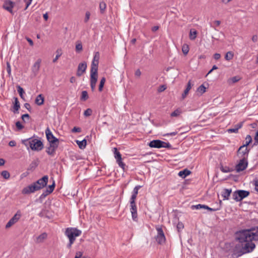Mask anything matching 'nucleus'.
Listing matches in <instances>:
<instances>
[{
    "mask_svg": "<svg viewBox=\"0 0 258 258\" xmlns=\"http://www.w3.org/2000/svg\"><path fill=\"white\" fill-rule=\"evenodd\" d=\"M7 71L10 77L11 75V69L10 63L8 61L7 62Z\"/></svg>",
    "mask_w": 258,
    "mask_h": 258,
    "instance_id": "53",
    "label": "nucleus"
},
{
    "mask_svg": "<svg viewBox=\"0 0 258 258\" xmlns=\"http://www.w3.org/2000/svg\"><path fill=\"white\" fill-rule=\"evenodd\" d=\"M31 185L32 186L33 190L34 192L40 190V186L38 187L35 182H33L31 184Z\"/></svg>",
    "mask_w": 258,
    "mask_h": 258,
    "instance_id": "57",
    "label": "nucleus"
},
{
    "mask_svg": "<svg viewBox=\"0 0 258 258\" xmlns=\"http://www.w3.org/2000/svg\"><path fill=\"white\" fill-rule=\"evenodd\" d=\"M254 142L252 145V147L257 145L258 144V131H257L255 133L254 137Z\"/></svg>",
    "mask_w": 258,
    "mask_h": 258,
    "instance_id": "49",
    "label": "nucleus"
},
{
    "mask_svg": "<svg viewBox=\"0 0 258 258\" xmlns=\"http://www.w3.org/2000/svg\"><path fill=\"white\" fill-rule=\"evenodd\" d=\"M113 153L114 154V157L116 159V162L122 160L121 155L116 148H113Z\"/></svg>",
    "mask_w": 258,
    "mask_h": 258,
    "instance_id": "30",
    "label": "nucleus"
},
{
    "mask_svg": "<svg viewBox=\"0 0 258 258\" xmlns=\"http://www.w3.org/2000/svg\"><path fill=\"white\" fill-rule=\"evenodd\" d=\"M191 173V172L189 170L186 168L181 171H180L178 172V175L180 177H181L182 178H185L186 176L189 175Z\"/></svg>",
    "mask_w": 258,
    "mask_h": 258,
    "instance_id": "22",
    "label": "nucleus"
},
{
    "mask_svg": "<svg viewBox=\"0 0 258 258\" xmlns=\"http://www.w3.org/2000/svg\"><path fill=\"white\" fill-rule=\"evenodd\" d=\"M182 51L184 55H186L189 51V46L186 44H184L182 46Z\"/></svg>",
    "mask_w": 258,
    "mask_h": 258,
    "instance_id": "44",
    "label": "nucleus"
},
{
    "mask_svg": "<svg viewBox=\"0 0 258 258\" xmlns=\"http://www.w3.org/2000/svg\"><path fill=\"white\" fill-rule=\"evenodd\" d=\"M245 149L244 151H240L238 153V151L237 152V155H239V154H241V156L240 157L241 158V159H242V158H245V159H247V157H248V154H249V152L250 151V149H248L247 147H245Z\"/></svg>",
    "mask_w": 258,
    "mask_h": 258,
    "instance_id": "23",
    "label": "nucleus"
},
{
    "mask_svg": "<svg viewBox=\"0 0 258 258\" xmlns=\"http://www.w3.org/2000/svg\"><path fill=\"white\" fill-rule=\"evenodd\" d=\"M99 52H96L94 56L93 60L92 61H94V63L97 64V62H98V64L99 63Z\"/></svg>",
    "mask_w": 258,
    "mask_h": 258,
    "instance_id": "47",
    "label": "nucleus"
},
{
    "mask_svg": "<svg viewBox=\"0 0 258 258\" xmlns=\"http://www.w3.org/2000/svg\"><path fill=\"white\" fill-rule=\"evenodd\" d=\"M250 194L249 191L238 189L233 192L232 198L236 202H240L243 199L248 197Z\"/></svg>",
    "mask_w": 258,
    "mask_h": 258,
    "instance_id": "5",
    "label": "nucleus"
},
{
    "mask_svg": "<svg viewBox=\"0 0 258 258\" xmlns=\"http://www.w3.org/2000/svg\"><path fill=\"white\" fill-rule=\"evenodd\" d=\"M49 144L50 145V147L51 148V153H53L54 156L55 153V151L58 147L59 142H52Z\"/></svg>",
    "mask_w": 258,
    "mask_h": 258,
    "instance_id": "33",
    "label": "nucleus"
},
{
    "mask_svg": "<svg viewBox=\"0 0 258 258\" xmlns=\"http://www.w3.org/2000/svg\"><path fill=\"white\" fill-rule=\"evenodd\" d=\"M197 31L195 30H194V31H192V29H191L190 30V33H189V39L191 40H195L196 37H197Z\"/></svg>",
    "mask_w": 258,
    "mask_h": 258,
    "instance_id": "40",
    "label": "nucleus"
},
{
    "mask_svg": "<svg viewBox=\"0 0 258 258\" xmlns=\"http://www.w3.org/2000/svg\"><path fill=\"white\" fill-rule=\"evenodd\" d=\"M233 56L234 54L232 51H228L226 53L225 58L227 60H230L233 58Z\"/></svg>",
    "mask_w": 258,
    "mask_h": 258,
    "instance_id": "42",
    "label": "nucleus"
},
{
    "mask_svg": "<svg viewBox=\"0 0 258 258\" xmlns=\"http://www.w3.org/2000/svg\"><path fill=\"white\" fill-rule=\"evenodd\" d=\"M157 235L156 237V240L159 244H163L166 241L165 236L161 227H157Z\"/></svg>",
    "mask_w": 258,
    "mask_h": 258,
    "instance_id": "7",
    "label": "nucleus"
},
{
    "mask_svg": "<svg viewBox=\"0 0 258 258\" xmlns=\"http://www.w3.org/2000/svg\"><path fill=\"white\" fill-rule=\"evenodd\" d=\"M16 126L18 130H21L24 128V126L19 121H18L16 122Z\"/></svg>",
    "mask_w": 258,
    "mask_h": 258,
    "instance_id": "55",
    "label": "nucleus"
},
{
    "mask_svg": "<svg viewBox=\"0 0 258 258\" xmlns=\"http://www.w3.org/2000/svg\"><path fill=\"white\" fill-rule=\"evenodd\" d=\"M52 184L51 185H48L47 187V188L46 189L47 191V192H49V194H51V192H53V191L55 188V180L53 178H52Z\"/></svg>",
    "mask_w": 258,
    "mask_h": 258,
    "instance_id": "32",
    "label": "nucleus"
},
{
    "mask_svg": "<svg viewBox=\"0 0 258 258\" xmlns=\"http://www.w3.org/2000/svg\"><path fill=\"white\" fill-rule=\"evenodd\" d=\"M51 148L50 147V145L49 144V146L48 147L46 150V152L48 155H50L51 156H53V153H51Z\"/></svg>",
    "mask_w": 258,
    "mask_h": 258,
    "instance_id": "60",
    "label": "nucleus"
},
{
    "mask_svg": "<svg viewBox=\"0 0 258 258\" xmlns=\"http://www.w3.org/2000/svg\"><path fill=\"white\" fill-rule=\"evenodd\" d=\"M204 205L202 204H198L197 205H193L191 206V208L192 209H203Z\"/></svg>",
    "mask_w": 258,
    "mask_h": 258,
    "instance_id": "58",
    "label": "nucleus"
},
{
    "mask_svg": "<svg viewBox=\"0 0 258 258\" xmlns=\"http://www.w3.org/2000/svg\"><path fill=\"white\" fill-rule=\"evenodd\" d=\"M92 113V110L91 108L87 109L84 112V115L85 116H89Z\"/></svg>",
    "mask_w": 258,
    "mask_h": 258,
    "instance_id": "48",
    "label": "nucleus"
},
{
    "mask_svg": "<svg viewBox=\"0 0 258 258\" xmlns=\"http://www.w3.org/2000/svg\"><path fill=\"white\" fill-rule=\"evenodd\" d=\"M243 121L240 122L239 125H238L237 128L234 127V128H229L227 130V132L229 133H238V130L242 127V126L243 125Z\"/></svg>",
    "mask_w": 258,
    "mask_h": 258,
    "instance_id": "31",
    "label": "nucleus"
},
{
    "mask_svg": "<svg viewBox=\"0 0 258 258\" xmlns=\"http://www.w3.org/2000/svg\"><path fill=\"white\" fill-rule=\"evenodd\" d=\"M136 200H130V211L132 213V216L133 220L137 222L138 218V214H137V208L136 204Z\"/></svg>",
    "mask_w": 258,
    "mask_h": 258,
    "instance_id": "8",
    "label": "nucleus"
},
{
    "mask_svg": "<svg viewBox=\"0 0 258 258\" xmlns=\"http://www.w3.org/2000/svg\"><path fill=\"white\" fill-rule=\"evenodd\" d=\"M41 62V59H38L32 68V71L34 74L35 76L37 75L39 70Z\"/></svg>",
    "mask_w": 258,
    "mask_h": 258,
    "instance_id": "18",
    "label": "nucleus"
},
{
    "mask_svg": "<svg viewBox=\"0 0 258 258\" xmlns=\"http://www.w3.org/2000/svg\"><path fill=\"white\" fill-rule=\"evenodd\" d=\"M241 79V78L238 76H234V77H233L232 78H231L229 80V83H230V82H231L232 83H235L236 82H237L238 81H239Z\"/></svg>",
    "mask_w": 258,
    "mask_h": 258,
    "instance_id": "43",
    "label": "nucleus"
},
{
    "mask_svg": "<svg viewBox=\"0 0 258 258\" xmlns=\"http://www.w3.org/2000/svg\"><path fill=\"white\" fill-rule=\"evenodd\" d=\"M38 161H33L27 168L28 171H33L38 166Z\"/></svg>",
    "mask_w": 258,
    "mask_h": 258,
    "instance_id": "27",
    "label": "nucleus"
},
{
    "mask_svg": "<svg viewBox=\"0 0 258 258\" xmlns=\"http://www.w3.org/2000/svg\"><path fill=\"white\" fill-rule=\"evenodd\" d=\"M82 255H83V252L77 251L76 253L75 258H81L82 256Z\"/></svg>",
    "mask_w": 258,
    "mask_h": 258,
    "instance_id": "63",
    "label": "nucleus"
},
{
    "mask_svg": "<svg viewBox=\"0 0 258 258\" xmlns=\"http://www.w3.org/2000/svg\"><path fill=\"white\" fill-rule=\"evenodd\" d=\"M231 193L232 189L231 188L223 189L221 194L222 197L223 198V200H228L229 199V197Z\"/></svg>",
    "mask_w": 258,
    "mask_h": 258,
    "instance_id": "17",
    "label": "nucleus"
},
{
    "mask_svg": "<svg viewBox=\"0 0 258 258\" xmlns=\"http://www.w3.org/2000/svg\"><path fill=\"white\" fill-rule=\"evenodd\" d=\"M162 145H163L162 148H165L167 149H172V146L171 144L168 142L166 143L165 142H163V144H162Z\"/></svg>",
    "mask_w": 258,
    "mask_h": 258,
    "instance_id": "56",
    "label": "nucleus"
},
{
    "mask_svg": "<svg viewBox=\"0 0 258 258\" xmlns=\"http://www.w3.org/2000/svg\"><path fill=\"white\" fill-rule=\"evenodd\" d=\"M248 236L241 231L235 233V239L238 241L243 254L252 251L255 247V244L252 242V240L249 239Z\"/></svg>",
    "mask_w": 258,
    "mask_h": 258,
    "instance_id": "1",
    "label": "nucleus"
},
{
    "mask_svg": "<svg viewBox=\"0 0 258 258\" xmlns=\"http://www.w3.org/2000/svg\"><path fill=\"white\" fill-rule=\"evenodd\" d=\"M2 176L6 179H8L10 178V173L7 170H4L1 173Z\"/></svg>",
    "mask_w": 258,
    "mask_h": 258,
    "instance_id": "45",
    "label": "nucleus"
},
{
    "mask_svg": "<svg viewBox=\"0 0 258 258\" xmlns=\"http://www.w3.org/2000/svg\"><path fill=\"white\" fill-rule=\"evenodd\" d=\"M13 105V112L15 113H18V110L20 108V105L17 97H14Z\"/></svg>",
    "mask_w": 258,
    "mask_h": 258,
    "instance_id": "20",
    "label": "nucleus"
},
{
    "mask_svg": "<svg viewBox=\"0 0 258 258\" xmlns=\"http://www.w3.org/2000/svg\"><path fill=\"white\" fill-rule=\"evenodd\" d=\"M245 140H247L245 142V144L241 146L239 149H238V152L239 153L240 151H241L242 149L245 147H247L251 142H252V138L250 135H248L246 136L245 138Z\"/></svg>",
    "mask_w": 258,
    "mask_h": 258,
    "instance_id": "19",
    "label": "nucleus"
},
{
    "mask_svg": "<svg viewBox=\"0 0 258 258\" xmlns=\"http://www.w3.org/2000/svg\"><path fill=\"white\" fill-rule=\"evenodd\" d=\"M47 191L46 190H44L43 193L39 197V199L36 200V201L42 203L43 199L45 198L47 196L50 194L49 192H47Z\"/></svg>",
    "mask_w": 258,
    "mask_h": 258,
    "instance_id": "37",
    "label": "nucleus"
},
{
    "mask_svg": "<svg viewBox=\"0 0 258 258\" xmlns=\"http://www.w3.org/2000/svg\"><path fill=\"white\" fill-rule=\"evenodd\" d=\"M21 143L27 147V150L31 149L32 151H40L44 148L43 142L34 137L22 140Z\"/></svg>",
    "mask_w": 258,
    "mask_h": 258,
    "instance_id": "3",
    "label": "nucleus"
},
{
    "mask_svg": "<svg viewBox=\"0 0 258 258\" xmlns=\"http://www.w3.org/2000/svg\"><path fill=\"white\" fill-rule=\"evenodd\" d=\"M180 113H181L180 110L178 109H177L171 113V116H172V117L177 116L179 115Z\"/></svg>",
    "mask_w": 258,
    "mask_h": 258,
    "instance_id": "50",
    "label": "nucleus"
},
{
    "mask_svg": "<svg viewBox=\"0 0 258 258\" xmlns=\"http://www.w3.org/2000/svg\"><path fill=\"white\" fill-rule=\"evenodd\" d=\"M244 234L249 235L248 237L250 240L258 241V226L252 227L249 229H245L241 230Z\"/></svg>",
    "mask_w": 258,
    "mask_h": 258,
    "instance_id": "6",
    "label": "nucleus"
},
{
    "mask_svg": "<svg viewBox=\"0 0 258 258\" xmlns=\"http://www.w3.org/2000/svg\"><path fill=\"white\" fill-rule=\"evenodd\" d=\"M89 98V95L87 91H83L81 93L80 100L85 101Z\"/></svg>",
    "mask_w": 258,
    "mask_h": 258,
    "instance_id": "34",
    "label": "nucleus"
},
{
    "mask_svg": "<svg viewBox=\"0 0 258 258\" xmlns=\"http://www.w3.org/2000/svg\"><path fill=\"white\" fill-rule=\"evenodd\" d=\"M83 47L82 44L81 43H78L76 45V51L78 52H80V51L82 50Z\"/></svg>",
    "mask_w": 258,
    "mask_h": 258,
    "instance_id": "52",
    "label": "nucleus"
},
{
    "mask_svg": "<svg viewBox=\"0 0 258 258\" xmlns=\"http://www.w3.org/2000/svg\"><path fill=\"white\" fill-rule=\"evenodd\" d=\"M87 65L85 61H83L79 64L76 75L78 77L82 76L85 72L87 69Z\"/></svg>",
    "mask_w": 258,
    "mask_h": 258,
    "instance_id": "13",
    "label": "nucleus"
},
{
    "mask_svg": "<svg viewBox=\"0 0 258 258\" xmlns=\"http://www.w3.org/2000/svg\"><path fill=\"white\" fill-rule=\"evenodd\" d=\"M73 133H80L81 132V128L79 127L75 126L72 130Z\"/></svg>",
    "mask_w": 258,
    "mask_h": 258,
    "instance_id": "61",
    "label": "nucleus"
},
{
    "mask_svg": "<svg viewBox=\"0 0 258 258\" xmlns=\"http://www.w3.org/2000/svg\"><path fill=\"white\" fill-rule=\"evenodd\" d=\"M76 143L78 145L79 147L81 149H84L86 148L87 145V140L86 139H84L81 141L76 140Z\"/></svg>",
    "mask_w": 258,
    "mask_h": 258,
    "instance_id": "26",
    "label": "nucleus"
},
{
    "mask_svg": "<svg viewBox=\"0 0 258 258\" xmlns=\"http://www.w3.org/2000/svg\"><path fill=\"white\" fill-rule=\"evenodd\" d=\"M220 168L221 171L224 173L230 172L233 171L232 168H230L228 166H223V165H221Z\"/></svg>",
    "mask_w": 258,
    "mask_h": 258,
    "instance_id": "41",
    "label": "nucleus"
},
{
    "mask_svg": "<svg viewBox=\"0 0 258 258\" xmlns=\"http://www.w3.org/2000/svg\"><path fill=\"white\" fill-rule=\"evenodd\" d=\"M142 187L141 185L136 186L133 191L132 196L130 198V200H136L137 199V197L138 194V190L140 188Z\"/></svg>",
    "mask_w": 258,
    "mask_h": 258,
    "instance_id": "24",
    "label": "nucleus"
},
{
    "mask_svg": "<svg viewBox=\"0 0 258 258\" xmlns=\"http://www.w3.org/2000/svg\"><path fill=\"white\" fill-rule=\"evenodd\" d=\"M44 102V97L42 94H39L35 100V103L38 105H42Z\"/></svg>",
    "mask_w": 258,
    "mask_h": 258,
    "instance_id": "21",
    "label": "nucleus"
},
{
    "mask_svg": "<svg viewBox=\"0 0 258 258\" xmlns=\"http://www.w3.org/2000/svg\"><path fill=\"white\" fill-rule=\"evenodd\" d=\"M206 88L203 84H202L198 87L197 91L202 94L206 92Z\"/></svg>",
    "mask_w": 258,
    "mask_h": 258,
    "instance_id": "46",
    "label": "nucleus"
},
{
    "mask_svg": "<svg viewBox=\"0 0 258 258\" xmlns=\"http://www.w3.org/2000/svg\"><path fill=\"white\" fill-rule=\"evenodd\" d=\"M20 214H18V213H16L7 223L6 228H9L16 223L20 219Z\"/></svg>",
    "mask_w": 258,
    "mask_h": 258,
    "instance_id": "15",
    "label": "nucleus"
},
{
    "mask_svg": "<svg viewBox=\"0 0 258 258\" xmlns=\"http://www.w3.org/2000/svg\"><path fill=\"white\" fill-rule=\"evenodd\" d=\"M97 82V79L90 78V87H91V91L92 92H94L95 90L96 84Z\"/></svg>",
    "mask_w": 258,
    "mask_h": 258,
    "instance_id": "36",
    "label": "nucleus"
},
{
    "mask_svg": "<svg viewBox=\"0 0 258 258\" xmlns=\"http://www.w3.org/2000/svg\"><path fill=\"white\" fill-rule=\"evenodd\" d=\"M82 231L77 228H67L65 231V235L69 238V240L75 241L76 237L80 236Z\"/></svg>",
    "mask_w": 258,
    "mask_h": 258,
    "instance_id": "4",
    "label": "nucleus"
},
{
    "mask_svg": "<svg viewBox=\"0 0 258 258\" xmlns=\"http://www.w3.org/2000/svg\"><path fill=\"white\" fill-rule=\"evenodd\" d=\"M223 250L227 253L228 258H238L243 254L239 243L234 244L233 242H226L223 247Z\"/></svg>",
    "mask_w": 258,
    "mask_h": 258,
    "instance_id": "2",
    "label": "nucleus"
},
{
    "mask_svg": "<svg viewBox=\"0 0 258 258\" xmlns=\"http://www.w3.org/2000/svg\"><path fill=\"white\" fill-rule=\"evenodd\" d=\"M254 184L255 185V189L258 192V179L253 180Z\"/></svg>",
    "mask_w": 258,
    "mask_h": 258,
    "instance_id": "64",
    "label": "nucleus"
},
{
    "mask_svg": "<svg viewBox=\"0 0 258 258\" xmlns=\"http://www.w3.org/2000/svg\"><path fill=\"white\" fill-rule=\"evenodd\" d=\"M176 228L178 232H179L184 228V225L182 222H179L177 224Z\"/></svg>",
    "mask_w": 258,
    "mask_h": 258,
    "instance_id": "51",
    "label": "nucleus"
},
{
    "mask_svg": "<svg viewBox=\"0 0 258 258\" xmlns=\"http://www.w3.org/2000/svg\"><path fill=\"white\" fill-rule=\"evenodd\" d=\"M48 181V175H44L34 182L38 187L40 186V189H41L46 186Z\"/></svg>",
    "mask_w": 258,
    "mask_h": 258,
    "instance_id": "10",
    "label": "nucleus"
},
{
    "mask_svg": "<svg viewBox=\"0 0 258 258\" xmlns=\"http://www.w3.org/2000/svg\"><path fill=\"white\" fill-rule=\"evenodd\" d=\"M17 89L21 98L23 99H24V94L25 93V91L23 88L21 87L20 86L17 85Z\"/></svg>",
    "mask_w": 258,
    "mask_h": 258,
    "instance_id": "39",
    "label": "nucleus"
},
{
    "mask_svg": "<svg viewBox=\"0 0 258 258\" xmlns=\"http://www.w3.org/2000/svg\"><path fill=\"white\" fill-rule=\"evenodd\" d=\"M98 64L94 63V61H92L91 66L90 70V78L98 79Z\"/></svg>",
    "mask_w": 258,
    "mask_h": 258,
    "instance_id": "11",
    "label": "nucleus"
},
{
    "mask_svg": "<svg viewBox=\"0 0 258 258\" xmlns=\"http://www.w3.org/2000/svg\"><path fill=\"white\" fill-rule=\"evenodd\" d=\"M47 237V234L46 233L44 232L41 234L37 237L36 242L40 243L42 242L44 239H45Z\"/></svg>",
    "mask_w": 258,
    "mask_h": 258,
    "instance_id": "29",
    "label": "nucleus"
},
{
    "mask_svg": "<svg viewBox=\"0 0 258 258\" xmlns=\"http://www.w3.org/2000/svg\"><path fill=\"white\" fill-rule=\"evenodd\" d=\"M166 89V86L164 85H162L160 86L159 89H158V91L160 92H161L164 91Z\"/></svg>",
    "mask_w": 258,
    "mask_h": 258,
    "instance_id": "62",
    "label": "nucleus"
},
{
    "mask_svg": "<svg viewBox=\"0 0 258 258\" xmlns=\"http://www.w3.org/2000/svg\"><path fill=\"white\" fill-rule=\"evenodd\" d=\"M14 6V3L9 0L6 1L3 5V8L12 14H13V8Z\"/></svg>",
    "mask_w": 258,
    "mask_h": 258,
    "instance_id": "16",
    "label": "nucleus"
},
{
    "mask_svg": "<svg viewBox=\"0 0 258 258\" xmlns=\"http://www.w3.org/2000/svg\"><path fill=\"white\" fill-rule=\"evenodd\" d=\"M34 192L33 190L31 184L24 187L22 191V193L24 195H29L31 193Z\"/></svg>",
    "mask_w": 258,
    "mask_h": 258,
    "instance_id": "25",
    "label": "nucleus"
},
{
    "mask_svg": "<svg viewBox=\"0 0 258 258\" xmlns=\"http://www.w3.org/2000/svg\"><path fill=\"white\" fill-rule=\"evenodd\" d=\"M90 16V13L89 11H87L85 13V18L84 19V22L87 23L89 19Z\"/></svg>",
    "mask_w": 258,
    "mask_h": 258,
    "instance_id": "54",
    "label": "nucleus"
},
{
    "mask_svg": "<svg viewBox=\"0 0 258 258\" xmlns=\"http://www.w3.org/2000/svg\"><path fill=\"white\" fill-rule=\"evenodd\" d=\"M106 79L105 77H102L99 83L98 91L101 92L103 91V89L105 83Z\"/></svg>",
    "mask_w": 258,
    "mask_h": 258,
    "instance_id": "35",
    "label": "nucleus"
},
{
    "mask_svg": "<svg viewBox=\"0 0 258 258\" xmlns=\"http://www.w3.org/2000/svg\"><path fill=\"white\" fill-rule=\"evenodd\" d=\"M191 88V86L190 81H189V82H188V83L187 84L186 89H185V90L184 91L183 93L182 94V99H184L186 97V96H187V95L189 91L190 90Z\"/></svg>",
    "mask_w": 258,
    "mask_h": 258,
    "instance_id": "28",
    "label": "nucleus"
},
{
    "mask_svg": "<svg viewBox=\"0 0 258 258\" xmlns=\"http://www.w3.org/2000/svg\"><path fill=\"white\" fill-rule=\"evenodd\" d=\"M163 141L160 140H154L150 142L148 145L151 148H161L163 146L162 145Z\"/></svg>",
    "mask_w": 258,
    "mask_h": 258,
    "instance_id": "14",
    "label": "nucleus"
},
{
    "mask_svg": "<svg viewBox=\"0 0 258 258\" xmlns=\"http://www.w3.org/2000/svg\"><path fill=\"white\" fill-rule=\"evenodd\" d=\"M118 165L123 170H124L125 164L121 160H119L117 161Z\"/></svg>",
    "mask_w": 258,
    "mask_h": 258,
    "instance_id": "59",
    "label": "nucleus"
},
{
    "mask_svg": "<svg viewBox=\"0 0 258 258\" xmlns=\"http://www.w3.org/2000/svg\"><path fill=\"white\" fill-rule=\"evenodd\" d=\"M45 133L47 140L49 144L52 142H59V140L53 136L48 127L45 130Z\"/></svg>",
    "mask_w": 258,
    "mask_h": 258,
    "instance_id": "12",
    "label": "nucleus"
},
{
    "mask_svg": "<svg viewBox=\"0 0 258 258\" xmlns=\"http://www.w3.org/2000/svg\"><path fill=\"white\" fill-rule=\"evenodd\" d=\"M106 8V5L105 2H101L99 4V9L100 11V13L103 14L104 13L105 10Z\"/></svg>",
    "mask_w": 258,
    "mask_h": 258,
    "instance_id": "38",
    "label": "nucleus"
},
{
    "mask_svg": "<svg viewBox=\"0 0 258 258\" xmlns=\"http://www.w3.org/2000/svg\"><path fill=\"white\" fill-rule=\"evenodd\" d=\"M247 160L245 159V158L244 157L239 160V162L235 166V169L237 172H239L245 170L247 167Z\"/></svg>",
    "mask_w": 258,
    "mask_h": 258,
    "instance_id": "9",
    "label": "nucleus"
}]
</instances>
